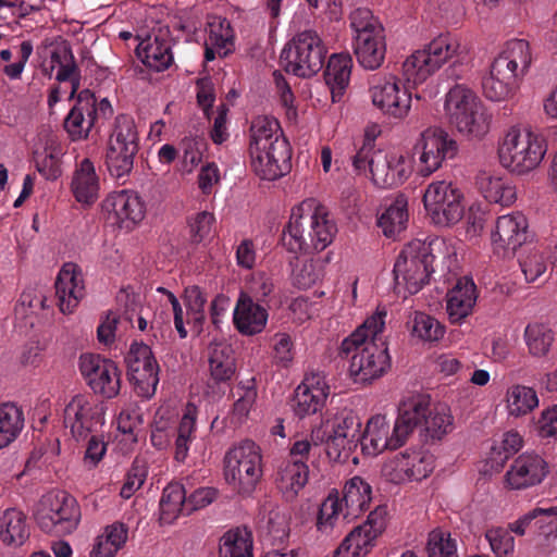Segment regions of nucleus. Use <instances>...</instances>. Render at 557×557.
<instances>
[{"label": "nucleus", "instance_id": "obj_1", "mask_svg": "<svg viewBox=\"0 0 557 557\" xmlns=\"http://www.w3.org/2000/svg\"><path fill=\"white\" fill-rule=\"evenodd\" d=\"M387 310L377 307L373 314L342 342V351L350 355L348 371L356 383H371L391 368V357L382 333Z\"/></svg>", "mask_w": 557, "mask_h": 557}, {"label": "nucleus", "instance_id": "obj_2", "mask_svg": "<svg viewBox=\"0 0 557 557\" xmlns=\"http://www.w3.org/2000/svg\"><path fill=\"white\" fill-rule=\"evenodd\" d=\"M336 231L327 209L318 199L307 198L292 208L282 243L293 253L320 251L333 242Z\"/></svg>", "mask_w": 557, "mask_h": 557}, {"label": "nucleus", "instance_id": "obj_3", "mask_svg": "<svg viewBox=\"0 0 557 557\" xmlns=\"http://www.w3.org/2000/svg\"><path fill=\"white\" fill-rule=\"evenodd\" d=\"M497 159L513 175H527L539 168L547 152L544 137L523 125L506 128L497 141Z\"/></svg>", "mask_w": 557, "mask_h": 557}, {"label": "nucleus", "instance_id": "obj_4", "mask_svg": "<svg viewBox=\"0 0 557 557\" xmlns=\"http://www.w3.org/2000/svg\"><path fill=\"white\" fill-rule=\"evenodd\" d=\"M444 113L448 123L469 139L484 138L492 114L476 92L465 84H455L445 94Z\"/></svg>", "mask_w": 557, "mask_h": 557}, {"label": "nucleus", "instance_id": "obj_5", "mask_svg": "<svg viewBox=\"0 0 557 557\" xmlns=\"http://www.w3.org/2000/svg\"><path fill=\"white\" fill-rule=\"evenodd\" d=\"M224 480L238 495L249 496L262 478V454L252 441L233 445L224 456Z\"/></svg>", "mask_w": 557, "mask_h": 557}, {"label": "nucleus", "instance_id": "obj_6", "mask_svg": "<svg viewBox=\"0 0 557 557\" xmlns=\"http://www.w3.org/2000/svg\"><path fill=\"white\" fill-rule=\"evenodd\" d=\"M349 20L358 63L370 71L381 67L386 54V38L382 24L368 9H356Z\"/></svg>", "mask_w": 557, "mask_h": 557}, {"label": "nucleus", "instance_id": "obj_7", "mask_svg": "<svg viewBox=\"0 0 557 557\" xmlns=\"http://www.w3.org/2000/svg\"><path fill=\"white\" fill-rule=\"evenodd\" d=\"M458 153V143L441 126L431 125L422 129L412 145V154L417 159V173L429 177L444 163Z\"/></svg>", "mask_w": 557, "mask_h": 557}, {"label": "nucleus", "instance_id": "obj_8", "mask_svg": "<svg viewBox=\"0 0 557 557\" xmlns=\"http://www.w3.org/2000/svg\"><path fill=\"white\" fill-rule=\"evenodd\" d=\"M82 513L77 500L66 492L50 493L42 497L35 515L38 527L48 534L73 533Z\"/></svg>", "mask_w": 557, "mask_h": 557}, {"label": "nucleus", "instance_id": "obj_9", "mask_svg": "<svg viewBox=\"0 0 557 557\" xmlns=\"http://www.w3.org/2000/svg\"><path fill=\"white\" fill-rule=\"evenodd\" d=\"M422 201L428 216L437 226L450 227L463 218V194L450 181H432L424 189Z\"/></svg>", "mask_w": 557, "mask_h": 557}, {"label": "nucleus", "instance_id": "obj_10", "mask_svg": "<svg viewBox=\"0 0 557 557\" xmlns=\"http://www.w3.org/2000/svg\"><path fill=\"white\" fill-rule=\"evenodd\" d=\"M324 48L314 30L299 33L281 53L285 71L299 77H310L323 66Z\"/></svg>", "mask_w": 557, "mask_h": 557}, {"label": "nucleus", "instance_id": "obj_11", "mask_svg": "<svg viewBox=\"0 0 557 557\" xmlns=\"http://www.w3.org/2000/svg\"><path fill=\"white\" fill-rule=\"evenodd\" d=\"M423 240L414 239L404 247L394 264V278L398 294L418 293L428 283L433 267L426 258Z\"/></svg>", "mask_w": 557, "mask_h": 557}, {"label": "nucleus", "instance_id": "obj_12", "mask_svg": "<svg viewBox=\"0 0 557 557\" xmlns=\"http://www.w3.org/2000/svg\"><path fill=\"white\" fill-rule=\"evenodd\" d=\"M137 150L138 136L133 119L127 115H119L115 119L106 154L110 174L119 180L128 175L133 170Z\"/></svg>", "mask_w": 557, "mask_h": 557}, {"label": "nucleus", "instance_id": "obj_13", "mask_svg": "<svg viewBox=\"0 0 557 557\" xmlns=\"http://www.w3.org/2000/svg\"><path fill=\"white\" fill-rule=\"evenodd\" d=\"M435 468L434 456L423 448H407L384 460L381 476L393 484L426 479Z\"/></svg>", "mask_w": 557, "mask_h": 557}, {"label": "nucleus", "instance_id": "obj_14", "mask_svg": "<svg viewBox=\"0 0 557 557\" xmlns=\"http://www.w3.org/2000/svg\"><path fill=\"white\" fill-rule=\"evenodd\" d=\"M369 94L372 104L387 116L405 119L411 110V92L394 74L375 75Z\"/></svg>", "mask_w": 557, "mask_h": 557}, {"label": "nucleus", "instance_id": "obj_15", "mask_svg": "<svg viewBox=\"0 0 557 557\" xmlns=\"http://www.w3.org/2000/svg\"><path fill=\"white\" fill-rule=\"evenodd\" d=\"M100 209L107 222L126 232L135 230L146 216L145 201L132 189L108 194Z\"/></svg>", "mask_w": 557, "mask_h": 557}, {"label": "nucleus", "instance_id": "obj_16", "mask_svg": "<svg viewBox=\"0 0 557 557\" xmlns=\"http://www.w3.org/2000/svg\"><path fill=\"white\" fill-rule=\"evenodd\" d=\"M63 425L76 441H84L104 422L102 406L87 394H76L65 404Z\"/></svg>", "mask_w": 557, "mask_h": 557}, {"label": "nucleus", "instance_id": "obj_17", "mask_svg": "<svg viewBox=\"0 0 557 557\" xmlns=\"http://www.w3.org/2000/svg\"><path fill=\"white\" fill-rule=\"evenodd\" d=\"M79 372L95 394L115 397L121 389V373L116 363L97 354H83L78 360Z\"/></svg>", "mask_w": 557, "mask_h": 557}, {"label": "nucleus", "instance_id": "obj_18", "mask_svg": "<svg viewBox=\"0 0 557 557\" xmlns=\"http://www.w3.org/2000/svg\"><path fill=\"white\" fill-rule=\"evenodd\" d=\"M386 509L377 507L367 520L354 528L334 552V557H366L386 527Z\"/></svg>", "mask_w": 557, "mask_h": 557}, {"label": "nucleus", "instance_id": "obj_19", "mask_svg": "<svg viewBox=\"0 0 557 557\" xmlns=\"http://www.w3.org/2000/svg\"><path fill=\"white\" fill-rule=\"evenodd\" d=\"M127 375L136 393L145 398L154 395L159 383V366L149 346L134 343L125 358Z\"/></svg>", "mask_w": 557, "mask_h": 557}, {"label": "nucleus", "instance_id": "obj_20", "mask_svg": "<svg viewBox=\"0 0 557 557\" xmlns=\"http://www.w3.org/2000/svg\"><path fill=\"white\" fill-rule=\"evenodd\" d=\"M413 171V160L399 150H376L372 152L370 174L379 187L403 184Z\"/></svg>", "mask_w": 557, "mask_h": 557}, {"label": "nucleus", "instance_id": "obj_21", "mask_svg": "<svg viewBox=\"0 0 557 557\" xmlns=\"http://www.w3.org/2000/svg\"><path fill=\"white\" fill-rule=\"evenodd\" d=\"M359 441L362 453L370 457H375L385 450L397 449L406 443L396 425L391 426L383 414H375L368 420Z\"/></svg>", "mask_w": 557, "mask_h": 557}, {"label": "nucleus", "instance_id": "obj_22", "mask_svg": "<svg viewBox=\"0 0 557 557\" xmlns=\"http://www.w3.org/2000/svg\"><path fill=\"white\" fill-rule=\"evenodd\" d=\"M528 220L521 212H511L497 218L491 233L494 252L513 251L527 240Z\"/></svg>", "mask_w": 557, "mask_h": 557}, {"label": "nucleus", "instance_id": "obj_23", "mask_svg": "<svg viewBox=\"0 0 557 557\" xmlns=\"http://www.w3.org/2000/svg\"><path fill=\"white\" fill-rule=\"evenodd\" d=\"M547 473V462L540 455L524 453L507 470L505 483L510 490H524L540 484Z\"/></svg>", "mask_w": 557, "mask_h": 557}, {"label": "nucleus", "instance_id": "obj_24", "mask_svg": "<svg viewBox=\"0 0 557 557\" xmlns=\"http://www.w3.org/2000/svg\"><path fill=\"white\" fill-rule=\"evenodd\" d=\"M249 152L255 173L263 180H277L290 169L292 153L288 143L278 141L276 146Z\"/></svg>", "mask_w": 557, "mask_h": 557}, {"label": "nucleus", "instance_id": "obj_25", "mask_svg": "<svg viewBox=\"0 0 557 557\" xmlns=\"http://www.w3.org/2000/svg\"><path fill=\"white\" fill-rule=\"evenodd\" d=\"M85 295V284L81 268L65 263L55 281L57 306L63 314H71Z\"/></svg>", "mask_w": 557, "mask_h": 557}, {"label": "nucleus", "instance_id": "obj_26", "mask_svg": "<svg viewBox=\"0 0 557 557\" xmlns=\"http://www.w3.org/2000/svg\"><path fill=\"white\" fill-rule=\"evenodd\" d=\"M423 50L437 70L453 58H457V61L447 69V73L450 77H461V73H457V70L466 63L468 49L460 38L449 33L441 34L432 39Z\"/></svg>", "mask_w": 557, "mask_h": 557}, {"label": "nucleus", "instance_id": "obj_27", "mask_svg": "<svg viewBox=\"0 0 557 557\" xmlns=\"http://www.w3.org/2000/svg\"><path fill=\"white\" fill-rule=\"evenodd\" d=\"M330 387L325 377L311 374L305 377L295 391L293 410L299 418L318 412L325 404Z\"/></svg>", "mask_w": 557, "mask_h": 557}, {"label": "nucleus", "instance_id": "obj_28", "mask_svg": "<svg viewBox=\"0 0 557 557\" xmlns=\"http://www.w3.org/2000/svg\"><path fill=\"white\" fill-rule=\"evenodd\" d=\"M96 120V98L88 89H84L67 114L64 127L72 140H82L89 136Z\"/></svg>", "mask_w": 557, "mask_h": 557}, {"label": "nucleus", "instance_id": "obj_29", "mask_svg": "<svg viewBox=\"0 0 557 557\" xmlns=\"http://www.w3.org/2000/svg\"><path fill=\"white\" fill-rule=\"evenodd\" d=\"M44 66L59 82L70 83V97H73L78 88V82L74 57L66 41H58L47 48Z\"/></svg>", "mask_w": 557, "mask_h": 557}, {"label": "nucleus", "instance_id": "obj_30", "mask_svg": "<svg viewBox=\"0 0 557 557\" xmlns=\"http://www.w3.org/2000/svg\"><path fill=\"white\" fill-rule=\"evenodd\" d=\"M478 299V290L472 278L457 280L446 294V312L450 323L461 324L472 314Z\"/></svg>", "mask_w": 557, "mask_h": 557}, {"label": "nucleus", "instance_id": "obj_31", "mask_svg": "<svg viewBox=\"0 0 557 557\" xmlns=\"http://www.w3.org/2000/svg\"><path fill=\"white\" fill-rule=\"evenodd\" d=\"M100 176L90 159L81 160L73 172L71 191L83 207H91L100 195Z\"/></svg>", "mask_w": 557, "mask_h": 557}, {"label": "nucleus", "instance_id": "obj_32", "mask_svg": "<svg viewBox=\"0 0 557 557\" xmlns=\"http://www.w3.org/2000/svg\"><path fill=\"white\" fill-rule=\"evenodd\" d=\"M361 428L360 418L350 410H342L334 414H326L319 425L311 431V441H322L327 435H334L357 442Z\"/></svg>", "mask_w": 557, "mask_h": 557}, {"label": "nucleus", "instance_id": "obj_33", "mask_svg": "<svg viewBox=\"0 0 557 557\" xmlns=\"http://www.w3.org/2000/svg\"><path fill=\"white\" fill-rule=\"evenodd\" d=\"M430 397L423 394L410 395L403 399L398 407V414L394 422L405 441L417 428L423 430L424 420L430 408Z\"/></svg>", "mask_w": 557, "mask_h": 557}, {"label": "nucleus", "instance_id": "obj_34", "mask_svg": "<svg viewBox=\"0 0 557 557\" xmlns=\"http://www.w3.org/2000/svg\"><path fill=\"white\" fill-rule=\"evenodd\" d=\"M233 322L243 335L259 334L267 325L268 311L255 302L249 295L242 293L233 311Z\"/></svg>", "mask_w": 557, "mask_h": 557}, {"label": "nucleus", "instance_id": "obj_35", "mask_svg": "<svg viewBox=\"0 0 557 557\" xmlns=\"http://www.w3.org/2000/svg\"><path fill=\"white\" fill-rule=\"evenodd\" d=\"M475 183L481 195L492 203L508 207L517 200L516 186L497 171H480Z\"/></svg>", "mask_w": 557, "mask_h": 557}, {"label": "nucleus", "instance_id": "obj_36", "mask_svg": "<svg viewBox=\"0 0 557 557\" xmlns=\"http://www.w3.org/2000/svg\"><path fill=\"white\" fill-rule=\"evenodd\" d=\"M493 62L521 81L528 74L532 63L531 47L524 39L509 40Z\"/></svg>", "mask_w": 557, "mask_h": 557}, {"label": "nucleus", "instance_id": "obj_37", "mask_svg": "<svg viewBox=\"0 0 557 557\" xmlns=\"http://www.w3.org/2000/svg\"><path fill=\"white\" fill-rule=\"evenodd\" d=\"M137 54L147 67L157 72L166 70L173 61L170 39L162 32L141 40Z\"/></svg>", "mask_w": 557, "mask_h": 557}, {"label": "nucleus", "instance_id": "obj_38", "mask_svg": "<svg viewBox=\"0 0 557 557\" xmlns=\"http://www.w3.org/2000/svg\"><path fill=\"white\" fill-rule=\"evenodd\" d=\"M210 377L216 382L230 381L236 372L235 351L226 341H212L207 349Z\"/></svg>", "mask_w": 557, "mask_h": 557}, {"label": "nucleus", "instance_id": "obj_39", "mask_svg": "<svg viewBox=\"0 0 557 557\" xmlns=\"http://www.w3.org/2000/svg\"><path fill=\"white\" fill-rule=\"evenodd\" d=\"M234 49V34L227 20L214 16L208 22L205 41V59L212 61L215 57H226Z\"/></svg>", "mask_w": 557, "mask_h": 557}, {"label": "nucleus", "instance_id": "obj_40", "mask_svg": "<svg viewBox=\"0 0 557 557\" xmlns=\"http://www.w3.org/2000/svg\"><path fill=\"white\" fill-rule=\"evenodd\" d=\"M519 83L513 75L492 62L488 73L482 79V91L487 100L502 102L515 95Z\"/></svg>", "mask_w": 557, "mask_h": 557}, {"label": "nucleus", "instance_id": "obj_41", "mask_svg": "<svg viewBox=\"0 0 557 557\" xmlns=\"http://www.w3.org/2000/svg\"><path fill=\"white\" fill-rule=\"evenodd\" d=\"M309 470L302 460L283 462L275 476V483L287 500L296 498L308 482Z\"/></svg>", "mask_w": 557, "mask_h": 557}, {"label": "nucleus", "instance_id": "obj_42", "mask_svg": "<svg viewBox=\"0 0 557 557\" xmlns=\"http://www.w3.org/2000/svg\"><path fill=\"white\" fill-rule=\"evenodd\" d=\"M128 540V527L120 521L106 525L95 537L90 557H115Z\"/></svg>", "mask_w": 557, "mask_h": 557}, {"label": "nucleus", "instance_id": "obj_43", "mask_svg": "<svg viewBox=\"0 0 557 557\" xmlns=\"http://www.w3.org/2000/svg\"><path fill=\"white\" fill-rule=\"evenodd\" d=\"M348 519L352 518L348 516L346 508L344 510L338 492L333 490L320 506L317 530L324 535H331L341 531Z\"/></svg>", "mask_w": 557, "mask_h": 557}, {"label": "nucleus", "instance_id": "obj_44", "mask_svg": "<svg viewBox=\"0 0 557 557\" xmlns=\"http://www.w3.org/2000/svg\"><path fill=\"white\" fill-rule=\"evenodd\" d=\"M505 408L508 417L522 418L530 414L540 405L536 391L524 384H512L505 393Z\"/></svg>", "mask_w": 557, "mask_h": 557}, {"label": "nucleus", "instance_id": "obj_45", "mask_svg": "<svg viewBox=\"0 0 557 557\" xmlns=\"http://www.w3.org/2000/svg\"><path fill=\"white\" fill-rule=\"evenodd\" d=\"M352 61L348 54H333L326 65L325 83L330 88L333 102L341 100L348 86Z\"/></svg>", "mask_w": 557, "mask_h": 557}, {"label": "nucleus", "instance_id": "obj_46", "mask_svg": "<svg viewBox=\"0 0 557 557\" xmlns=\"http://www.w3.org/2000/svg\"><path fill=\"white\" fill-rule=\"evenodd\" d=\"M278 141L288 143L282 136V129L276 119L268 115L255 117L250 125L249 150L265 149L276 146Z\"/></svg>", "mask_w": 557, "mask_h": 557}, {"label": "nucleus", "instance_id": "obj_47", "mask_svg": "<svg viewBox=\"0 0 557 557\" xmlns=\"http://www.w3.org/2000/svg\"><path fill=\"white\" fill-rule=\"evenodd\" d=\"M29 531L25 515L16 508H8L0 515V540L8 546H21Z\"/></svg>", "mask_w": 557, "mask_h": 557}, {"label": "nucleus", "instance_id": "obj_48", "mask_svg": "<svg viewBox=\"0 0 557 557\" xmlns=\"http://www.w3.org/2000/svg\"><path fill=\"white\" fill-rule=\"evenodd\" d=\"M343 500L348 516L357 518L366 511L372 500L371 485L361 476L349 479L343 488Z\"/></svg>", "mask_w": 557, "mask_h": 557}, {"label": "nucleus", "instance_id": "obj_49", "mask_svg": "<svg viewBox=\"0 0 557 557\" xmlns=\"http://www.w3.org/2000/svg\"><path fill=\"white\" fill-rule=\"evenodd\" d=\"M408 202L398 196L377 215V226L386 237H395L406 230L408 223Z\"/></svg>", "mask_w": 557, "mask_h": 557}, {"label": "nucleus", "instance_id": "obj_50", "mask_svg": "<svg viewBox=\"0 0 557 557\" xmlns=\"http://www.w3.org/2000/svg\"><path fill=\"white\" fill-rule=\"evenodd\" d=\"M327 260L322 257L297 259L293 263L292 281L301 289L310 288L324 278Z\"/></svg>", "mask_w": 557, "mask_h": 557}, {"label": "nucleus", "instance_id": "obj_51", "mask_svg": "<svg viewBox=\"0 0 557 557\" xmlns=\"http://www.w3.org/2000/svg\"><path fill=\"white\" fill-rule=\"evenodd\" d=\"M454 428V417L448 405L442 403L430 405L422 430L428 438L441 441L451 433Z\"/></svg>", "mask_w": 557, "mask_h": 557}, {"label": "nucleus", "instance_id": "obj_52", "mask_svg": "<svg viewBox=\"0 0 557 557\" xmlns=\"http://www.w3.org/2000/svg\"><path fill=\"white\" fill-rule=\"evenodd\" d=\"M197 409L194 405H187L180 420L174 442V459L180 463L187 460L190 444L196 434Z\"/></svg>", "mask_w": 557, "mask_h": 557}, {"label": "nucleus", "instance_id": "obj_53", "mask_svg": "<svg viewBox=\"0 0 557 557\" xmlns=\"http://www.w3.org/2000/svg\"><path fill=\"white\" fill-rule=\"evenodd\" d=\"M176 416L175 407L170 404L161 405L156 411L151 424L150 442L157 449L162 450L169 447Z\"/></svg>", "mask_w": 557, "mask_h": 557}, {"label": "nucleus", "instance_id": "obj_54", "mask_svg": "<svg viewBox=\"0 0 557 557\" xmlns=\"http://www.w3.org/2000/svg\"><path fill=\"white\" fill-rule=\"evenodd\" d=\"M438 71L423 49L416 50L408 55L401 65L403 78L413 85L424 83Z\"/></svg>", "mask_w": 557, "mask_h": 557}, {"label": "nucleus", "instance_id": "obj_55", "mask_svg": "<svg viewBox=\"0 0 557 557\" xmlns=\"http://www.w3.org/2000/svg\"><path fill=\"white\" fill-rule=\"evenodd\" d=\"M24 428L22 408L13 403L0 405V449L9 446Z\"/></svg>", "mask_w": 557, "mask_h": 557}, {"label": "nucleus", "instance_id": "obj_56", "mask_svg": "<svg viewBox=\"0 0 557 557\" xmlns=\"http://www.w3.org/2000/svg\"><path fill=\"white\" fill-rule=\"evenodd\" d=\"M184 508L187 509V496L184 485L171 483L164 487L160 500V520L162 523H173Z\"/></svg>", "mask_w": 557, "mask_h": 557}, {"label": "nucleus", "instance_id": "obj_57", "mask_svg": "<svg viewBox=\"0 0 557 557\" xmlns=\"http://www.w3.org/2000/svg\"><path fill=\"white\" fill-rule=\"evenodd\" d=\"M220 557H252V536L247 529L227 531L220 540Z\"/></svg>", "mask_w": 557, "mask_h": 557}, {"label": "nucleus", "instance_id": "obj_58", "mask_svg": "<svg viewBox=\"0 0 557 557\" xmlns=\"http://www.w3.org/2000/svg\"><path fill=\"white\" fill-rule=\"evenodd\" d=\"M523 339L532 357L543 358L552 348L554 333L544 323L531 322L524 329Z\"/></svg>", "mask_w": 557, "mask_h": 557}, {"label": "nucleus", "instance_id": "obj_59", "mask_svg": "<svg viewBox=\"0 0 557 557\" xmlns=\"http://www.w3.org/2000/svg\"><path fill=\"white\" fill-rule=\"evenodd\" d=\"M445 334V327L433 317L416 312L411 321V335L425 343L438 342Z\"/></svg>", "mask_w": 557, "mask_h": 557}, {"label": "nucleus", "instance_id": "obj_60", "mask_svg": "<svg viewBox=\"0 0 557 557\" xmlns=\"http://www.w3.org/2000/svg\"><path fill=\"white\" fill-rule=\"evenodd\" d=\"M423 247L428 253L425 255L429 259L431 267L435 259H442L443 265L448 270H453L457 264V249L455 245L444 238H432L429 242H423Z\"/></svg>", "mask_w": 557, "mask_h": 557}, {"label": "nucleus", "instance_id": "obj_61", "mask_svg": "<svg viewBox=\"0 0 557 557\" xmlns=\"http://www.w3.org/2000/svg\"><path fill=\"white\" fill-rule=\"evenodd\" d=\"M513 532L510 530V523L507 528L492 527L485 533V539L490 544L492 552L497 557H508L515 553L516 541Z\"/></svg>", "mask_w": 557, "mask_h": 557}, {"label": "nucleus", "instance_id": "obj_62", "mask_svg": "<svg viewBox=\"0 0 557 557\" xmlns=\"http://www.w3.org/2000/svg\"><path fill=\"white\" fill-rule=\"evenodd\" d=\"M236 399L230 413L231 420L235 424L245 422L256 403L257 389L253 385L239 384L236 387Z\"/></svg>", "mask_w": 557, "mask_h": 557}, {"label": "nucleus", "instance_id": "obj_63", "mask_svg": "<svg viewBox=\"0 0 557 557\" xmlns=\"http://www.w3.org/2000/svg\"><path fill=\"white\" fill-rule=\"evenodd\" d=\"M426 550L429 557H458L456 540L443 529H435L429 533Z\"/></svg>", "mask_w": 557, "mask_h": 557}, {"label": "nucleus", "instance_id": "obj_64", "mask_svg": "<svg viewBox=\"0 0 557 557\" xmlns=\"http://www.w3.org/2000/svg\"><path fill=\"white\" fill-rule=\"evenodd\" d=\"M534 534L545 540L557 539V505L543 508L536 507Z\"/></svg>", "mask_w": 557, "mask_h": 557}]
</instances>
